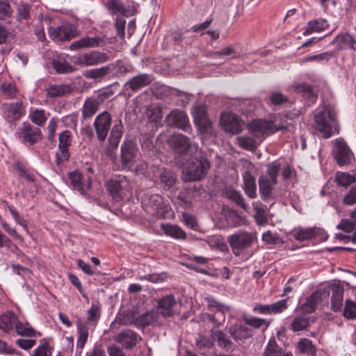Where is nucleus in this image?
<instances>
[{
  "label": "nucleus",
  "instance_id": "1",
  "mask_svg": "<svg viewBox=\"0 0 356 356\" xmlns=\"http://www.w3.org/2000/svg\"><path fill=\"white\" fill-rule=\"evenodd\" d=\"M314 122L316 129L325 138H330L334 133L339 132L336 111L329 105L316 111Z\"/></svg>",
  "mask_w": 356,
  "mask_h": 356
},
{
  "label": "nucleus",
  "instance_id": "2",
  "mask_svg": "<svg viewBox=\"0 0 356 356\" xmlns=\"http://www.w3.org/2000/svg\"><path fill=\"white\" fill-rule=\"evenodd\" d=\"M209 167V162L203 156L192 160L185 168L184 181H195L202 179L206 177Z\"/></svg>",
  "mask_w": 356,
  "mask_h": 356
},
{
  "label": "nucleus",
  "instance_id": "3",
  "mask_svg": "<svg viewBox=\"0 0 356 356\" xmlns=\"http://www.w3.org/2000/svg\"><path fill=\"white\" fill-rule=\"evenodd\" d=\"M249 133L257 140H261L265 135L273 134L278 131L287 130L285 125L277 126L271 122L264 120H254L248 124Z\"/></svg>",
  "mask_w": 356,
  "mask_h": 356
},
{
  "label": "nucleus",
  "instance_id": "4",
  "mask_svg": "<svg viewBox=\"0 0 356 356\" xmlns=\"http://www.w3.org/2000/svg\"><path fill=\"white\" fill-rule=\"evenodd\" d=\"M168 141L174 152L180 156H193L198 150L197 145L191 143L188 137L180 134L171 135Z\"/></svg>",
  "mask_w": 356,
  "mask_h": 356
},
{
  "label": "nucleus",
  "instance_id": "5",
  "mask_svg": "<svg viewBox=\"0 0 356 356\" xmlns=\"http://www.w3.org/2000/svg\"><path fill=\"white\" fill-rule=\"evenodd\" d=\"M106 188L114 201L120 202L129 191V183L126 176L119 175L106 181Z\"/></svg>",
  "mask_w": 356,
  "mask_h": 356
},
{
  "label": "nucleus",
  "instance_id": "6",
  "mask_svg": "<svg viewBox=\"0 0 356 356\" xmlns=\"http://www.w3.org/2000/svg\"><path fill=\"white\" fill-rule=\"evenodd\" d=\"M16 136L21 142L26 146H32L42 139L41 129L28 122H24L19 127Z\"/></svg>",
  "mask_w": 356,
  "mask_h": 356
},
{
  "label": "nucleus",
  "instance_id": "7",
  "mask_svg": "<svg viewBox=\"0 0 356 356\" xmlns=\"http://www.w3.org/2000/svg\"><path fill=\"white\" fill-rule=\"evenodd\" d=\"M142 204L147 212L157 218H165L170 209L164 202L163 197L157 194H146L143 198Z\"/></svg>",
  "mask_w": 356,
  "mask_h": 356
},
{
  "label": "nucleus",
  "instance_id": "8",
  "mask_svg": "<svg viewBox=\"0 0 356 356\" xmlns=\"http://www.w3.org/2000/svg\"><path fill=\"white\" fill-rule=\"evenodd\" d=\"M332 155L339 166L348 165L354 158L352 150L342 138L334 140Z\"/></svg>",
  "mask_w": 356,
  "mask_h": 356
},
{
  "label": "nucleus",
  "instance_id": "9",
  "mask_svg": "<svg viewBox=\"0 0 356 356\" xmlns=\"http://www.w3.org/2000/svg\"><path fill=\"white\" fill-rule=\"evenodd\" d=\"M138 152L136 144L131 140H125L121 146V164L113 166L115 170H131Z\"/></svg>",
  "mask_w": 356,
  "mask_h": 356
},
{
  "label": "nucleus",
  "instance_id": "10",
  "mask_svg": "<svg viewBox=\"0 0 356 356\" xmlns=\"http://www.w3.org/2000/svg\"><path fill=\"white\" fill-rule=\"evenodd\" d=\"M49 34L50 38L55 41L65 42L78 37L80 35V31L74 24L65 23L56 28L51 27Z\"/></svg>",
  "mask_w": 356,
  "mask_h": 356
},
{
  "label": "nucleus",
  "instance_id": "11",
  "mask_svg": "<svg viewBox=\"0 0 356 356\" xmlns=\"http://www.w3.org/2000/svg\"><path fill=\"white\" fill-rule=\"evenodd\" d=\"M1 111L3 118L10 124L19 120L25 114V108L22 101L3 104Z\"/></svg>",
  "mask_w": 356,
  "mask_h": 356
},
{
  "label": "nucleus",
  "instance_id": "12",
  "mask_svg": "<svg viewBox=\"0 0 356 356\" xmlns=\"http://www.w3.org/2000/svg\"><path fill=\"white\" fill-rule=\"evenodd\" d=\"M253 241V234L247 232H240L228 238V242L235 255H238L242 250L251 246Z\"/></svg>",
  "mask_w": 356,
  "mask_h": 356
},
{
  "label": "nucleus",
  "instance_id": "13",
  "mask_svg": "<svg viewBox=\"0 0 356 356\" xmlns=\"http://www.w3.org/2000/svg\"><path fill=\"white\" fill-rule=\"evenodd\" d=\"M108 59V56L105 53L92 51L74 57L73 62L76 65L87 67L106 63Z\"/></svg>",
  "mask_w": 356,
  "mask_h": 356
},
{
  "label": "nucleus",
  "instance_id": "14",
  "mask_svg": "<svg viewBox=\"0 0 356 356\" xmlns=\"http://www.w3.org/2000/svg\"><path fill=\"white\" fill-rule=\"evenodd\" d=\"M111 122V115L107 111L99 113L95 118L93 126L97 134V138L100 142H104L107 138Z\"/></svg>",
  "mask_w": 356,
  "mask_h": 356
},
{
  "label": "nucleus",
  "instance_id": "15",
  "mask_svg": "<svg viewBox=\"0 0 356 356\" xmlns=\"http://www.w3.org/2000/svg\"><path fill=\"white\" fill-rule=\"evenodd\" d=\"M72 135L68 130L62 131L58 136V150L56 153V163L60 165L63 161H66L70 158L69 147L72 143Z\"/></svg>",
  "mask_w": 356,
  "mask_h": 356
},
{
  "label": "nucleus",
  "instance_id": "16",
  "mask_svg": "<svg viewBox=\"0 0 356 356\" xmlns=\"http://www.w3.org/2000/svg\"><path fill=\"white\" fill-rule=\"evenodd\" d=\"M123 129L124 127L121 120H120L118 123H115L113 127L108 138V143L106 149V154L108 156L111 158L113 157V151L118 147L123 135Z\"/></svg>",
  "mask_w": 356,
  "mask_h": 356
},
{
  "label": "nucleus",
  "instance_id": "17",
  "mask_svg": "<svg viewBox=\"0 0 356 356\" xmlns=\"http://www.w3.org/2000/svg\"><path fill=\"white\" fill-rule=\"evenodd\" d=\"M70 181V186L79 192L82 195H86L87 190L90 187L91 180L88 177L85 179L84 176L79 171L75 170L68 175Z\"/></svg>",
  "mask_w": 356,
  "mask_h": 356
},
{
  "label": "nucleus",
  "instance_id": "18",
  "mask_svg": "<svg viewBox=\"0 0 356 356\" xmlns=\"http://www.w3.org/2000/svg\"><path fill=\"white\" fill-rule=\"evenodd\" d=\"M141 337L130 329L124 330L118 334L114 340L125 349H132L140 341Z\"/></svg>",
  "mask_w": 356,
  "mask_h": 356
},
{
  "label": "nucleus",
  "instance_id": "19",
  "mask_svg": "<svg viewBox=\"0 0 356 356\" xmlns=\"http://www.w3.org/2000/svg\"><path fill=\"white\" fill-rule=\"evenodd\" d=\"M106 44L104 38L100 36L83 37L79 40L72 42L69 49L72 51H76L81 49L102 47Z\"/></svg>",
  "mask_w": 356,
  "mask_h": 356
},
{
  "label": "nucleus",
  "instance_id": "20",
  "mask_svg": "<svg viewBox=\"0 0 356 356\" xmlns=\"http://www.w3.org/2000/svg\"><path fill=\"white\" fill-rule=\"evenodd\" d=\"M165 121L170 126H174L185 131L191 129L186 114L181 111H172L166 117Z\"/></svg>",
  "mask_w": 356,
  "mask_h": 356
},
{
  "label": "nucleus",
  "instance_id": "21",
  "mask_svg": "<svg viewBox=\"0 0 356 356\" xmlns=\"http://www.w3.org/2000/svg\"><path fill=\"white\" fill-rule=\"evenodd\" d=\"M220 123L227 132L236 134L241 131V120L232 113H223L220 116Z\"/></svg>",
  "mask_w": 356,
  "mask_h": 356
},
{
  "label": "nucleus",
  "instance_id": "22",
  "mask_svg": "<svg viewBox=\"0 0 356 356\" xmlns=\"http://www.w3.org/2000/svg\"><path fill=\"white\" fill-rule=\"evenodd\" d=\"M153 81V76L149 74H140L130 79L124 84L126 90L130 89L133 92L149 85Z\"/></svg>",
  "mask_w": 356,
  "mask_h": 356
},
{
  "label": "nucleus",
  "instance_id": "23",
  "mask_svg": "<svg viewBox=\"0 0 356 356\" xmlns=\"http://www.w3.org/2000/svg\"><path fill=\"white\" fill-rule=\"evenodd\" d=\"M157 318L156 313L154 311L147 312L137 318L134 316L130 318L128 317L127 320H124V323L127 325H134L137 327H144L154 323Z\"/></svg>",
  "mask_w": 356,
  "mask_h": 356
},
{
  "label": "nucleus",
  "instance_id": "24",
  "mask_svg": "<svg viewBox=\"0 0 356 356\" xmlns=\"http://www.w3.org/2000/svg\"><path fill=\"white\" fill-rule=\"evenodd\" d=\"M177 301L173 295H168L158 302V310L164 317L171 316L174 314V308Z\"/></svg>",
  "mask_w": 356,
  "mask_h": 356
},
{
  "label": "nucleus",
  "instance_id": "25",
  "mask_svg": "<svg viewBox=\"0 0 356 356\" xmlns=\"http://www.w3.org/2000/svg\"><path fill=\"white\" fill-rule=\"evenodd\" d=\"M228 332L236 341L247 339L253 335L252 329L238 324L231 325Z\"/></svg>",
  "mask_w": 356,
  "mask_h": 356
},
{
  "label": "nucleus",
  "instance_id": "26",
  "mask_svg": "<svg viewBox=\"0 0 356 356\" xmlns=\"http://www.w3.org/2000/svg\"><path fill=\"white\" fill-rule=\"evenodd\" d=\"M322 230L320 228H295L292 231L293 236L298 241H303L312 238H316V236L321 233Z\"/></svg>",
  "mask_w": 356,
  "mask_h": 356
},
{
  "label": "nucleus",
  "instance_id": "27",
  "mask_svg": "<svg viewBox=\"0 0 356 356\" xmlns=\"http://www.w3.org/2000/svg\"><path fill=\"white\" fill-rule=\"evenodd\" d=\"M331 290V309L334 312L340 311L343 305V288L339 284H332Z\"/></svg>",
  "mask_w": 356,
  "mask_h": 356
},
{
  "label": "nucleus",
  "instance_id": "28",
  "mask_svg": "<svg viewBox=\"0 0 356 356\" xmlns=\"http://www.w3.org/2000/svg\"><path fill=\"white\" fill-rule=\"evenodd\" d=\"M331 43L339 49L350 48L356 51V40L348 33L339 34Z\"/></svg>",
  "mask_w": 356,
  "mask_h": 356
},
{
  "label": "nucleus",
  "instance_id": "29",
  "mask_svg": "<svg viewBox=\"0 0 356 356\" xmlns=\"http://www.w3.org/2000/svg\"><path fill=\"white\" fill-rule=\"evenodd\" d=\"M212 337L220 348L226 351L233 349V347L234 346V343L229 339L228 335L222 330L212 332Z\"/></svg>",
  "mask_w": 356,
  "mask_h": 356
},
{
  "label": "nucleus",
  "instance_id": "30",
  "mask_svg": "<svg viewBox=\"0 0 356 356\" xmlns=\"http://www.w3.org/2000/svg\"><path fill=\"white\" fill-rule=\"evenodd\" d=\"M72 90V86L69 84L51 85L46 89L47 95L51 98L65 96Z\"/></svg>",
  "mask_w": 356,
  "mask_h": 356
},
{
  "label": "nucleus",
  "instance_id": "31",
  "mask_svg": "<svg viewBox=\"0 0 356 356\" xmlns=\"http://www.w3.org/2000/svg\"><path fill=\"white\" fill-rule=\"evenodd\" d=\"M99 108V102L95 98H87L82 108V118L87 120L91 118Z\"/></svg>",
  "mask_w": 356,
  "mask_h": 356
},
{
  "label": "nucleus",
  "instance_id": "32",
  "mask_svg": "<svg viewBox=\"0 0 356 356\" xmlns=\"http://www.w3.org/2000/svg\"><path fill=\"white\" fill-rule=\"evenodd\" d=\"M273 184L266 177H261L259 179V193L264 201L273 199L272 193Z\"/></svg>",
  "mask_w": 356,
  "mask_h": 356
},
{
  "label": "nucleus",
  "instance_id": "33",
  "mask_svg": "<svg viewBox=\"0 0 356 356\" xmlns=\"http://www.w3.org/2000/svg\"><path fill=\"white\" fill-rule=\"evenodd\" d=\"M320 296L321 295L318 292H314L307 298L305 302L299 308L300 312L303 314L314 312L316 309L318 302L320 301Z\"/></svg>",
  "mask_w": 356,
  "mask_h": 356
},
{
  "label": "nucleus",
  "instance_id": "34",
  "mask_svg": "<svg viewBox=\"0 0 356 356\" xmlns=\"http://www.w3.org/2000/svg\"><path fill=\"white\" fill-rule=\"evenodd\" d=\"M17 319V316L13 312L3 314L0 316V328L5 332H8L14 328Z\"/></svg>",
  "mask_w": 356,
  "mask_h": 356
},
{
  "label": "nucleus",
  "instance_id": "35",
  "mask_svg": "<svg viewBox=\"0 0 356 356\" xmlns=\"http://www.w3.org/2000/svg\"><path fill=\"white\" fill-rule=\"evenodd\" d=\"M296 348L300 354L316 356V348L312 341L307 338L300 339L297 343Z\"/></svg>",
  "mask_w": 356,
  "mask_h": 356
},
{
  "label": "nucleus",
  "instance_id": "36",
  "mask_svg": "<svg viewBox=\"0 0 356 356\" xmlns=\"http://www.w3.org/2000/svg\"><path fill=\"white\" fill-rule=\"evenodd\" d=\"M328 28L327 22L323 19H318L309 21L307 28L303 32L304 35H308L314 32H321Z\"/></svg>",
  "mask_w": 356,
  "mask_h": 356
},
{
  "label": "nucleus",
  "instance_id": "37",
  "mask_svg": "<svg viewBox=\"0 0 356 356\" xmlns=\"http://www.w3.org/2000/svg\"><path fill=\"white\" fill-rule=\"evenodd\" d=\"M243 183L245 194L251 199L255 198L257 196L255 179L249 172H245L243 175Z\"/></svg>",
  "mask_w": 356,
  "mask_h": 356
},
{
  "label": "nucleus",
  "instance_id": "38",
  "mask_svg": "<svg viewBox=\"0 0 356 356\" xmlns=\"http://www.w3.org/2000/svg\"><path fill=\"white\" fill-rule=\"evenodd\" d=\"M226 197L234 202L237 206L240 207L244 211H247L248 209V204L245 202L243 195L236 190L234 188H226Z\"/></svg>",
  "mask_w": 356,
  "mask_h": 356
},
{
  "label": "nucleus",
  "instance_id": "39",
  "mask_svg": "<svg viewBox=\"0 0 356 356\" xmlns=\"http://www.w3.org/2000/svg\"><path fill=\"white\" fill-rule=\"evenodd\" d=\"M111 72V68L109 66H104L99 68L87 70L83 72V75L87 79H101L106 75Z\"/></svg>",
  "mask_w": 356,
  "mask_h": 356
},
{
  "label": "nucleus",
  "instance_id": "40",
  "mask_svg": "<svg viewBox=\"0 0 356 356\" xmlns=\"http://www.w3.org/2000/svg\"><path fill=\"white\" fill-rule=\"evenodd\" d=\"M311 318L309 317L298 316L292 321L290 328L293 332L303 331L309 328Z\"/></svg>",
  "mask_w": 356,
  "mask_h": 356
},
{
  "label": "nucleus",
  "instance_id": "41",
  "mask_svg": "<svg viewBox=\"0 0 356 356\" xmlns=\"http://www.w3.org/2000/svg\"><path fill=\"white\" fill-rule=\"evenodd\" d=\"M296 90L303 97L307 99L310 102L314 103L317 97L312 86L307 83H300L296 87Z\"/></svg>",
  "mask_w": 356,
  "mask_h": 356
},
{
  "label": "nucleus",
  "instance_id": "42",
  "mask_svg": "<svg viewBox=\"0 0 356 356\" xmlns=\"http://www.w3.org/2000/svg\"><path fill=\"white\" fill-rule=\"evenodd\" d=\"M29 118L36 126H43L47 120L45 111L42 109L33 108L29 111Z\"/></svg>",
  "mask_w": 356,
  "mask_h": 356
},
{
  "label": "nucleus",
  "instance_id": "43",
  "mask_svg": "<svg viewBox=\"0 0 356 356\" xmlns=\"http://www.w3.org/2000/svg\"><path fill=\"white\" fill-rule=\"evenodd\" d=\"M237 144L243 149L253 151L257 147V139L253 136H241L236 138Z\"/></svg>",
  "mask_w": 356,
  "mask_h": 356
},
{
  "label": "nucleus",
  "instance_id": "44",
  "mask_svg": "<svg viewBox=\"0 0 356 356\" xmlns=\"http://www.w3.org/2000/svg\"><path fill=\"white\" fill-rule=\"evenodd\" d=\"M13 168L17 172L19 177L23 178L29 182H34L35 181V176L29 172L22 162L19 161H16L13 165Z\"/></svg>",
  "mask_w": 356,
  "mask_h": 356
},
{
  "label": "nucleus",
  "instance_id": "45",
  "mask_svg": "<svg viewBox=\"0 0 356 356\" xmlns=\"http://www.w3.org/2000/svg\"><path fill=\"white\" fill-rule=\"evenodd\" d=\"M283 349L280 347L275 339H270L264 348V350L261 356H282Z\"/></svg>",
  "mask_w": 356,
  "mask_h": 356
},
{
  "label": "nucleus",
  "instance_id": "46",
  "mask_svg": "<svg viewBox=\"0 0 356 356\" xmlns=\"http://www.w3.org/2000/svg\"><path fill=\"white\" fill-rule=\"evenodd\" d=\"M162 230L165 234L178 239H184L186 238V233L177 225H163Z\"/></svg>",
  "mask_w": 356,
  "mask_h": 356
},
{
  "label": "nucleus",
  "instance_id": "47",
  "mask_svg": "<svg viewBox=\"0 0 356 356\" xmlns=\"http://www.w3.org/2000/svg\"><path fill=\"white\" fill-rule=\"evenodd\" d=\"M106 7L108 12L113 15L118 13L124 15L127 12L126 8L120 0H110L106 3Z\"/></svg>",
  "mask_w": 356,
  "mask_h": 356
},
{
  "label": "nucleus",
  "instance_id": "48",
  "mask_svg": "<svg viewBox=\"0 0 356 356\" xmlns=\"http://www.w3.org/2000/svg\"><path fill=\"white\" fill-rule=\"evenodd\" d=\"M243 321L245 322V325L251 326L254 329H259L261 327L264 326V330H265L269 325L268 323L266 322V319L257 317L244 316Z\"/></svg>",
  "mask_w": 356,
  "mask_h": 356
},
{
  "label": "nucleus",
  "instance_id": "49",
  "mask_svg": "<svg viewBox=\"0 0 356 356\" xmlns=\"http://www.w3.org/2000/svg\"><path fill=\"white\" fill-rule=\"evenodd\" d=\"M254 211V218L257 225H264L267 222L268 219L265 210L259 206V203L254 202L252 203Z\"/></svg>",
  "mask_w": 356,
  "mask_h": 356
},
{
  "label": "nucleus",
  "instance_id": "50",
  "mask_svg": "<svg viewBox=\"0 0 356 356\" xmlns=\"http://www.w3.org/2000/svg\"><path fill=\"white\" fill-rule=\"evenodd\" d=\"M101 307L98 304H92L88 311L87 323L96 325L100 317Z\"/></svg>",
  "mask_w": 356,
  "mask_h": 356
},
{
  "label": "nucleus",
  "instance_id": "51",
  "mask_svg": "<svg viewBox=\"0 0 356 356\" xmlns=\"http://www.w3.org/2000/svg\"><path fill=\"white\" fill-rule=\"evenodd\" d=\"M208 307L211 312H215L216 314H220L223 321L225 319V312L229 310L227 307L219 303L214 299L208 300Z\"/></svg>",
  "mask_w": 356,
  "mask_h": 356
},
{
  "label": "nucleus",
  "instance_id": "52",
  "mask_svg": "<svg viewBox=\"0 0 356 356\" xmlns=\"http://www.w3.org/2000/svg\"><path fill=\"white\" fill-rule=\"evenodd\" d=\"M53 67L60 74L71 73L75 71V68L65 60H54Z\"/></svg>",
  "mask_w": 356,
  "mask_h": 356
},
{
  "label": "nucleus",
  "instance_id": "53",
  "mask_svg": "<svg viewBox=\"0 0 356 356\" xmlns=\"http://www.w3.org/2000/svg\"><path fill=\"white\" fill-rule=\"evenodd\" d=\"M14 327L15 328L16 333L18 335L33 337L35 334V330L31 327L29 326L28 324H23L22 322L19 321L18 319Z\"/></svg>",
  "mask_w": 356,
  "mask_h": 356
},
{
  "label": "nucleus",
  "instance_id": "54",
  "mask_svg": "<svg viewBox=\"0 0 356 356\" xmlns=\"http://www.w3.org/2000/svg\"><path fill=\"white\" fill-rule=\"evenodd\" d=\"M160 181L163 184L164 187L169 189L175 183V176L170 170H164L159 175Z\"/></svg>",
  "mask_w": 356,
  "mask_h": 356
},
{
  "label": "nucleus",
  "instance_id": "55",
  "mask_svg": "<svg viewBox=\"0 0 356 356\" xmlns=\"http://www.w3.org/2000/svg\"><path fill=\"white\" fill-rule=\"evenodd\" d=\"M79 338L76 341V347L82 350L88 340V330L85 325H79L78 327Z\"/></svg>",
  "mask_w": 356,
  "mask_h": 356
},
{
  "label": "nucleus",
  "instance_id": "56",
  "mask_svg": "<svg viewBox=\"0 0 356 356\" xmlns=\"http://www.w3.org/2000/svg\"><path fill=\"white\" fill-rule=\"evenodd\" d=\"M353 176L346 172H337L335 177V181L337 184L343 187H347L355 181Z\"/></svg>",
  "mask_w": 356,
  "mask_h": 356
},
{
  "label": "nucleus",
  "instance_id": "57",
  "mask_svg": "<svg viewBox=\"0 0 356 356\" xmlns=\"http://www.w3.org/2000/svg\"><path fill=\"white\" fill-rule=\"evenodd\" d=\"M268 175L270 177V181L275 185L277 184V177L280 171V163L277 161H273L268 165Z\"/></svg>",
  "mask_w": 356,
  "mask_h": 356
},
{
  "label": "nucleus",
  "instance_id": "58",
  "mask_svg": "<svg viewBox=\"0 0 356 356\" xmlns=\"http://www.w3.org/2000/svg\"><path fill=\"white\" fill-rule=\"evenodd\" d=\"M343 314L344 317L348 319L356 318V302L350 300H346Z\"/></svg>",
  "mask_w": 356,
  "mask_h": 356
},
{
  "label": "nucleus",
  "instance_id": "59",
  "mask_svg": "<svg viewBox=\"0 0 356 356\" xmlns=\"http://www.w3.org/2000/svg\"><path fill=\"white\" fill-rule=\"evenodd\" d=\"M332 56V54L331 52H323L322 54L313 55V56H305L302 58L303 63H307L311 61H317L320 62L322 60L328 61L331 57Z\"/></svg>",
  "mask_w": 356,
  "mask_h": 356
},
{
  "label": "nucleus",
  "instance_id": "60",
  "mask_svg": "<svg viewBox=\"0 0 356 356\" xmlns=\"http://www.w3.org/2000/svg\"><path fill=\"white\" fill-rule=\"evenodd\" d=\"M1 90L3 95L9 99L14 98L17 92L15 86L10 83H3Z\"/></svg>",
  "mask_w": 356,
  "mask_h": 356
},
{
  "label": "nucleus",
  "instance_id": "61",
  "mask_svg": "<svg viewBox=\"0 0 356 356\" xmlns=\"http://www.w3.org/2000/svg\"><path fill=\"white\" fill-rule=\"evenodd\" d=\"M287 299L280 300L274 303L270 304V309L272 314H277L284 312L287 309Z\"/></svg>",
  "mask_w": 356,
  "mask_h": 356
},
{
  "label": "nucleus",
  "instance_id": "62",
  "mask_svg": "<svg viewBox=\"0 0 356 356\" xmlns=\"http://www.w3.org/2000/svg\"><path fill=\"white\" fill-rule=\"evenodd\" d=\"M0 354L8 355H17L22 356V353L15 349L13 348L5 341L0 340Z\"/></svg>",
  "mask_w": 356,
  "mask_h": 356
},
{
  "label": "nucleus",
  "instance_id": "63",
  "mask_svg": "<svg viewBox=\"0 0 356 356\" xmlns=\"http://www.w3.org/2000/svg\"><path fill=\"white\" fill-rule=\"evenodd\" d=\"M17 14L19 19H27L30 15V6L27 3L21 2L17 6Z\"/></svg>",
  "mask_w": 356,
  "mask_h": 356
},
{
  "label": "nucleus",
  "instance_id": "64",
  "mask_svg": "<svg viewBox=\"0 0 356 356\" xmlns=\"http://www.w3.org/2000/svg\"><path fill=\"white\" fill-rule=\"evenodd\" d=\"M32 356H51V350L47 343H44L35 348Z\"/></svg>",
  "mask_w": 356,
  "mask_h": 356
}]
</instances>
